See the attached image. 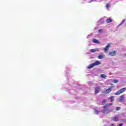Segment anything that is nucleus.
Here are the masks:
<instances>
[{
	"mask_svg": "<svg viewBox=\"0 0 126 126\" xmlns=\"http://www.w3.org/2000/svg\"><path fill=\"white\" fill-rule=\"evenodd\" d=\"M99 64H101V62H99V61H96L94 63L89 65V66L87 67V68L88 69L90 68H93V67L95 66V65H99Z\"/></svg>",
	"mask_w": 126,
	"mask_h": 126,
	"instance_id": "nucleus-1",
	"label": "nucleus"
},
{
	"mask_svg": "<svg viewBox=\"0 0 126 126\" xmlns=\"http://www.w3.org/2000/svg\"><path fill=\"white\" fill-rule=\"evenodd\" d=\"M109 56H111V57H115L117 55V51L112 50L109 53Z\"/></svg>",
	"mask_w": 126,
	"mask_h": 126,
	"instance_id": "nucleus-2",
	"label": "nucleus"
},
{
	"mask_svg": "<svg viewBox=\"0 0 126 126\" xmlns=\"http://www.w3.org/2000/svg\"><path fill=\"white\" fill-rule=\"evenodd\" d=\"M111 121L112 122H119V116H116L115 117H113L111 118Z\"/></svg>",
	"mask_w": 126,
	"mask_h": 126,
	"instance_id": "nucleus-3",
	"label": "nucleus"
},
{
	"mask_svg": "<svg viewBox=\"0 0 126 126\" xmlns=\"http://www.w3.org/2000/svg\"><path fill=\"white\" fill-rule=\"evenodd\" d=\"M109 49H110V44H108L104 49V52L108 53V51H109Z\"/></svg>",
	"mask_w": 126,
	"mask_h": 126,
	"instance_id": "nucleus-4",
	"label": "nucleus"
},
{
	"mask_svg": "<svg viewBox=\"0 0 126 126\" xmlns=\"http://www.w3.org/2000/svg\"><path fill=\"white\" fill-rule=\"evenodd\" d=\"M100 51V49L99 48H95V49H93L90 50V52L91 53H94V52H99Z\"/></svg>",
	"mask_w": 126,
	"mask_h": 126,
	"instance_id": "nucleus-5",
	"label": "nucleus"
},
{
	"mask_svg": "<svg viewBox=\"0 0 126 126\" xmlns=\"http://www.w3.org/2000/svg\"><path fill=\"white\" fill-rule=\"evenodd\" d=\"M97 23L99 25H100V24H102V23H104V19L103 18L100 19V20H99L97 22Z\"/></svg>",
	"mask_w": 126,
	"mask_h": 126,
	"instance_id": "nucleus-6",
	"label": "nucleus"
},
{
	"mask_svg": "<svg viewBox=\"0 0 126 126\" xmlns=\"http://www.w3.org/2000/svg\"><path fill=\"white\" fill-rule=\"evenodd\" d=\"M99 91H100V88L96 87L95 88V94H97L99 93Z\"/></svg>",
	"mask_w": 126,
	"mask_h": 126,
	"instance_id": "nucleus-7",
	"label": "nucleus"
},
{
	"mask_svg": "<svg viewBox=\"0 0 126 126\" xmlns=\"http://www.w3.org/2000/svg\"><path fill=\"white\" fill-rule=\"evenodd\" d=\"M108 112H109L110 113H111V112H113V109H111V110H108V111L105 109L104 110L102 111V112L105 113V114H107V113H108Z\"/></svg>",
	"mask_w": 126,
	"mask_h": 126,
	"instance_id": "nucleus-8",
	"label": "nucleus"
},
{
	"mask_svg": "<svg viewBox=\"0 0 126 126\" xmlns=\"http://www.w3.org/2000/svg\"><path fill=\"white\" fill-rule=\"evenodd\" d=\"M124 98H125V96L123 95L120 96L119 98L120 102H123L124 101Z\"/></svg>",
	"mask_w": 126,
	"mask_h": 126,
	"instance_id": "nucleus-9",
	"label": "nucleus"
},
{
	"mask_svg": "<svg viewBox=\"0 0 126 126\" xmlns=\"http://www.w3.org/2000/svg\"><path fill=\"white\" fill-rule=\"evenodd\" d=\"M93 42L94 43V44H99V41L96 39H94L93 40Z\"/></svg>",
	"mask_w": 126,
	"mask_h": 126,
	"instance_id": "nucleus-10",
	"label": "nucleus"
},
{
	"mask_svg": "<svg viewBox=\"0 0 126 126\" xmlns=\"http://www.w3.org/2000/svg\"><path fill=\"white\" fill-rule=\"evenodd\" d=\"M112 105H113V103H108L107 104H106V105H105L103 108L104 109H107V107H108V106H112Z\"/></svg>",
	"mask_w": 126,
	"mask_h": 126,
	"instance_id": "nucleus-11",
	"label": "nucleus"
},
{
	"mask_svg": "<svg viewBox=\"0 0 126 126\" xmlns=\"http://www.w3.org/2000/svg\"><path fill=\"white\" fill-rule=\"evenodd\" d=\"M110 100V102H114V99H115V96H112L109 98Z\"/></svg>",
	"mask_w": 126,
	"mask_h": 126,
	"instance_id": "nucleus-12",
	"label": "nucleus"
},
{
	"mask_svg": "<svg viewBox=\"0 0 126 126\" xmlns=\"http://www.w3.org/2000/svg\"><path fill=\"white\" fill-rule=\"evenodd\" d=\"M112 91V88H109L106 90V92H107V93H110V92H111Z\"/></svg>",
	"mask_w": 126,
	"mask_h": 126,
	"instance_id": "nucleus-13",
	"label": "nucleus"
},
{
	"mask_svg": "<svg viewBox=\"0 0 126 126\" xmlns=\"http://www.w3.org/2000/svg\"><path fill=\"white\" fill-rule=\"evenodd\" d=\"M126 88H124L120 90V92H121V93H123V92H125V91H126Z\"/></svg>",
	"mask_w": 126,
	"mask_h": 126,
	"instance_id": "nucleus-14",
	"label": "nucleus"
},
{
	"mask_svg": "<svg viewBox=\"0 0 126 126\" xmlns=\"http://www.w3.org/2000/svg\"><path fill=\"white\" fill-rule=\"evenodd\" d=\"M111 6V5H110V3H107L106 5V7L107 9V10H109V8Z\"/></svg>",
	"mask_w": 126,
	"mask_h": 126,
	"instance_id": "nucleus-15",
	"label": "nucleus"
},
{
	"mask_svg": "<svg viewBox=\"0 0 126 126\" xmlns=\"http://www.w3.org/2000/svg\"><path fill=\"white\" fill-rule=\"evenodd\" d=\"M126 21V20H124L120 24H119L118 26V27H120V26H121V25H123V24H124V23H125V22Z\"/></svg>",
	"mask_w": 126,
	"mask_h": 126,
	"instance_id": "nucleus-16",
	"label": "nucleus"
},
{
	"mask_svg": "<svg viewBox=\"0 0 126 126\" xmlns=\"http://www.w3.org/2000/svg\"><path fill=\"white\" fill-rule=\"evenodd\" d=\"M120 94H122V93L120 90L118 91L117 93L115 94V95H120Z\"/></svg>",
	"mask_w": 126,
	"mask_h": 126,
	"instance_id": "nucleus-17",
	"label": "nucleus"
},
{
	"mask_svg": "<svg viewBox=\"0 0 126 126\" xmlns=\"http://www.w3.org/2000/svg\"><path fill=\"white\" fill-rule=\"evenodd\" d=\"M94 114H95V115H98V114H99V111L96 110L95 109H94Z\"/></svg>",
	"mask_w": 126,
	"mask_h": 126,
	"instance_id": "nucleus-18",
	"label": "nucleus"
},
{
	"mask_svg": "<svg viewBox=\"0 0 126 126\" xmlns=\"http://www.w3.org/2000/svg\"><path fill=\"white\" fill-rule=\"evenodd\" d=\"M103 58H104V57H103V55H100L98 57V58L99 59V60H102V59H103Z\"/></svg>",
	"mask_w": 126,
	"mask_h": 126,
	"instance_id": "nucleus-19",
	"label": "nucleus"
},
{
	"mask_svg": "<svg viewBox=\"0 0 126 126\" xmlns=\"http://www.w3.org/2000/svg\"><path fill=\"white\" fill-rule=\"evenodd\" d=\"M106 22L107 23H110V22H112V19H108L107 20H106Z\"/></svg>",
	"mask_w": 126,
	"mask_h": 126,
	"instance_id": "nucleus-20",
	"label": "nucleus"
},
{
	"mask_svg": "<svg viewBox=\"0 0 126 126\" xmlns=\"http://www.w3.org/2000/svg\"><path fill=\"white\" fill-rule=\"evenodd\" d=\"M101 78H105V77H106L105 75L104 74H102L101 75Z\"/></svg>",
	"mask_w": 126,
	"mask_h": 126,
	"instance_id": "nucleus-21",
	"label": "nucleus"
},
{
	"mask_svg": "<svg viewBox=\"0 0 126 126\" xmlns=\"http://www.w3.org/2000/svg\"><path fill=\"white\" fill-rule=\"evenodd\" d=\"M114 83H118L119 82V81L118 80H113Z\"/></svg>",
	"mask_w": 126,
	"mask_h": 126,
	"instance_id": "nucleus-22",
	"label": "nucleus"
},
{
	"mask_svg": "<svg viewBox=\"0 0 126 126\" xmlns=\"http://www.w3.org/2000/svg\"><path fill=\"white\" fill-rule=\"evenodd\" d=\"M102 32H103V30L102 29H99L98 30V33H102Z\"/></svg>",
	"mask_w": 126,
	"mask_h": 126,
	"instance_id": "nucleus-23",
	"label": "nucleus"
},
{
	"mask_svg": "<svg viewBox=\"0 0 126 126\" xmlns=\"http://www.w3.org/2000/svg\"><path fill=\"white\" fill-rule=\"evenodd\" d=\"M107 102V100L106 99H103V100L102 101V104L103 105H104V104H105V103H106Z\"/></svg>",
	"mask_w": 126,
	"mask_h": 126,
	"instance_id": "nucleus-24",
	"label": "nucleus"
},
{
	"mask_svg": "<svg viewBox=\"0 0 126 126\" xmlns=\"http://www.w3.org/2000/svg\"><path fill=\"white\" fill-rule=\"evenodd\" d=\"M116 111H120V110H121V107H117L116 108Z\"/></svg>",
	"mask_w": 126,
	"mask_h": 126,
	"instance_id": "nucleus-25",
	"label": "nucleus"
},
{
	"mask_svg": "<svg viewBox=\"0 0 126 126\" xmlns=\"http://www.w3.org/2000/svg\"><path fill=\"white\" fill-rule=\"evenodd\" d=\"M92 34H89L88 37H87V38L88 39L89 38V37H92Z\"/></svg>",
	"mask_w": 126,
	"mask_h": 126,
	"instance_id": "nucleus-26",
	"label": "nucleus"
},
{
	"mask_svg": "<svg viewBox=\"0 0 126 126\" xmlns=\"http://www.w3.org/2000/svg\"><path fill=\"white\" fill-rule=\"evenodd\" d=\"M124 126V124L123 123H121V124H120L118 126Z\"/></svg>",
	"mask_w": 126,
	"mask_h": 126,
	"instance_id": "nucleus-27",
	"label": "nucleus"
},
{
	"mask_svg": "<svg viewBox=\"0 0 126 126\" xmlns=\"http://www.w3.org/2000/svg\"><path fill=\"white\" fill-rule=\"evenodd\" d=\"M93 1H94L93 0H91L90 1H89L88 2L89 3L93 2Z\"/></svg>",
	"mask_w": 126,
	"mask_h": 126,
	"instance_id": "nucleus-28",
	"label": "nucleus"
},
{
	"mask_svg": "<svg viewBox=\"0 0 126 126\" xmlns=\"http://www.w3.org/2000/svg\"><path fill=\"white\" fill-rule=\"evenodd\" d=\"M110 126H115V124H111Z\"/></svg>",
	"mask_w": 126,
	"mask_h": 126,
	"instance_id": "nucleus-29",
	"label": "nucleus"
},
{
	"mask_svg": "<svg viewBox=\"0 0 126 126\" xmlns=\"http://www.w3.org/2000/svg\"><path fill=\"white\" fill-rule=\"evenodd\" d=\"M93 1H97V0H93Z\"/></svg>",
	"mask_w": 126,
	"mask_h": 126,
	"instance_id": "nucleus-30",
	"label": "nucleus"
},
{
	"mask_svg": "<svg viewBox=\"0 0 126 126\" xmlns=\"http://www.w3.org/2000/svg\"><path fill=\"white\" fill-rule=\"evenodd\" d=\"M95 29H98V27H95Z\"/></svg>",
	"mask_w": 126,
	"mask_h": 126,
	"instance_id": "nucleus-31",
	"label": "nucleus"
},
{
	"mask_svg": "<svg viewBox=\"0 0 126 126\" xmlns=\"http://www.w3.org/2000/svg\"><path fill=\"white\" fill-rule=\"evenodd\" d=\"M125 56H126V54H125Z\"/></svg>",
	"mask_w": 126,
	"mask_h": 126,
	"instance_id": "nucleus-32",
	"label": "nucleus"
},
{
	"mask_svg": "<svg viewBox=\"0 0 126 126\" xmlns=\"http://www.w3.org/2000/svg\"><path fill=\"white\" fill-rule=\"evenodd\" d=\"M68 80L69 81V80H69V79H68Z\"/></svg>",
	"mask_w": 126,
	"mask_h": 126,
	"instance_id": "nucleus-33",
	"label": "nucleus"
}]
</instances>
